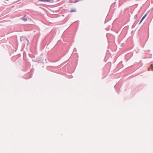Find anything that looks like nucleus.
Returning <instances> with one entry per match:
<instances>
[{
    "label": "nucleus",
    "mask_w": 153,
    "mask_h": 153,
    "mask_svg": "<svg viewBox=\"0 0 153 153\" xmlns=\"http://www.w3.org/2000/svg\"><path fill=\"white\" fill-rule=\"evenodd\" d=\"M20 40L22 42H23V43L24 42V41H26L27 42H28V40L24 37H22L21 38Z\"/></svg>",
    "instance_id": "nucleus-1"
},
{
    "label": "nucleus",
    "mask_w": 153,
    "mask_h": 153,
    "mask_svg": "<svg viewBox=\"0 0 153 153\" xmlns=\"http://www.w3.org/2000/svg\"><path fill=\"white\" fill-rule=\"evenodd\" d=\"M147 15H148V13H146L143 17L142 19L141 20V21L140 22V23H141L142 22V21L145 18L146 16Z\"/></svg>",
    "instance_id": "nucleus-2"
},
{
    "label": "nucleus",
    "mask_w": 153,
    "mask_h": 153,
    "mask_svg": "<svg viewBox=\"0 0 153 153\" xmlns=\"http://www.w3.org/2000/svg\"><path fill=\"white\" fill-rule=\"evenodd\" d=\"M76 11V10L75 9H74V10H71L70 12L71 13H72V12H75Z\"/></svg>",
    "instance_id": "nucleus-3"
},
{
    "label": "nucleus",
    "mask_w": 153,
    "mask_h": 153,
    "mask_svg": "<svg viewBox=\"0 0 153 153\" xmlns=\"http://www.w3.org/2000/svg\"><path fill=\"white\" fill-rule=\"evenodd\" d=\"M22 20L25 22L27 20V19L25 18H23Z\"/></svg>",
    "instance_id": "nucleus-4"
},
{
    "label": "nucleus",
    "mask_w": 153,
    "mask_h": 153,
    "mask_svg": "<svg viewBox=\"0 0 153 153\" xmlns=\"http://www.w3.org/2000/svg\"><path fill=\"white\" fill-rule=\"evenodd\" d=\"M151 66L152 68V70L153 71V65L152 64L151 65Z\"/></svg>",
    "instance_id": "nucleus-5"
},
{
    "label": "nucleus",
    "mask_w": 153,
    "mask_h": 153,
    "mask_svg": "<svg viewBox=\"0 0 153 153\" xmlns=\"http://www.w3.org/2000/svg\"><path fill=\"white\" fill-rule=\"evenodd\" d=\"M78 1V0H76L74 2V3H76Z\"/></svg>",
    "instance_id": "nucleus-6"
}]
</instances>
